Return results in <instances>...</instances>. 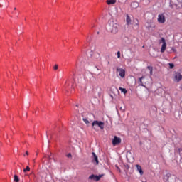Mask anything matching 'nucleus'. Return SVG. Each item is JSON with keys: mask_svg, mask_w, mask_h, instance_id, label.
<instances>
[{"mask_svg": "<svg viewBox=\"0 0 182 182\" xmlns=\"http://www.w3.org/2000/svg\"><path fill=\"white\" fill-rule=\"evenodd\" d=\"M119 24L112 21L109 26V31L112 34L116 35L119 32Z\"/></svg>", "mask_w": 182, "mask_h": 182, "instance_id": "nucleus-1", "label": "nucleus"}, {"mask_svg": "<svg viewBox=\"0 0 182 182\" xmlns=\"http://www.w3.org/2000/svg\"><path fill=\"white\" fill-rule=\"evenodd\" d=\"M104 127H105V124L102 121H97V120H95L93 122H92V127L94 129V130L95 132H97V127H99L100 129H101V130H103L104 129Z\"/></svg>", "mask_w": 182, "mask_h": 182, "instance_id": "nucleus-2", "label": "nucleus"}, {"mask_svg": "<svg viewBox=\"0 0 182 182\" xmlns=\"http://www.w3.org/2000/svg\"><path fill=\"white\" fill-rule=\"evenodd\" d=\"M169 179H172L170 180V182H176V176H175V175H171V173H166V175H165L164 177V182H168Z\"/></svg>", "mask_w": 182, "mask_h": 182, "instance_id": "nucleus-3", "label": "nucleus"}, {"mask_svg": "<svg viewBox=\"0 0 182 182\" xmlns=\"http://www.w3.org/2000/svg\"><path fill=\"white\" fill-rule=\"evenodd\" d=\"M166 22V16L164 13H161L158 14V23L164 24Z\"/></svg>", "mask_w": 182, "mask_h": 182, "instance_id": "nucleus-4", "label": "nucleus"}, {"mask_svg": "<svg viewBox=\"0 0 182 182\" xmlns=\"http://www.w3.org/2000/svg\"><path fill=\"white\" fill-rule=\"evenodd\" d=\"M117 74H118L121 78H124L126 77V70L123 68H117Z\"/></svg>", "mask_w": 182, "mask_h": 182, "instance_id": "nucleus-5", "label": "nucleus"}, {"mask_svg": "<svg viewBox=\"0 0 182 182\" xmlns=\"http://www.w3.org/2000/svg\"><path fill=\"white\" fill-rule=\"evenodd\" d=\"M159 43H163L162 47L161 48V53H164L167 46V44L164 38H161V40H159Z\"/></svg>", "mask_w": 182, "mask_h": 182, "instance_id": "nucleus-6", "label": "nucleus"}, {"mask_svg": "<svg viewBox=\"0 0 182 182\" xmlns=\"http://www.w3.org/2000/svg\"><path fill=\"white\" fill-rule=\"evenodd\" d=\"M104 176V175H90V176H89V179L90 180H93L95 181H99L100 180L101 178H102Z\"/></svg>", "mask_w": 182, "mask_h": 182, "instance_id": "nucleus-7", "label": "nucleus"}, {"mask_svg": "<svg viewBox=\"0 0 182 182\" xmlns=\"http://www.w3.org/2000/svg\"><path fill=\"white\" fill-rule=\"evenodd\" d=\"M182 80V75L181 74V73H176L174 74V79L173 80L176 82H179L181 80Z\"/></svg>", "mask_w": 182, "mask_h": 182, "instance_id": "nucleus-8", "label": "nucleus"}, {"mask_svg": "<svg viewBox=\"0 0 182 182\" xmlns=\"http://www.w3.org/2000/svg\"><path fill=\"white\" fill-rule=\"evenodd\" d=\"M122 143V139L119 137H117L116 136H114V139L112 140V144L113 146L118 145Z\"/></svg>", "mask_w": 182, "mask_h": 182, "instance_id": "nucleus-9", "label": "nucleus"}, {"mask_svg": "<svg viewBox=\"0 0 182 182\" xmlns=\"http://www.w3.org/2000/svg\"><path fill=\"white\" fill-rule=\"evenodd\" d=\"M133 26L136 28V30H138L139 28V21L138 18H134L133 20Z\"/></svg>", "mask_w": 182, "mask_h": 182, "instance_id": "nucleus-10", "label": "nucleus"}, {"mask_svg": "<svg viewBox=\"0 0 182 182\" xmlns=\"http://www.w3.org/2000/svg\"><path fill=\"white\" fill-rule=\"evenodd\" d=\"M92 162L96 164V165H98L99 161H98V157L95 154V153L92 152Z\"/></svg>", "mask_w": 182, "mask_h": 182, "instance_id": "nucleus-11", "label": "nucleus"}, {"mask_svg": "<svg viewBox=\"0 0 182 182\" xmlns=\"http://www.w3.org/2000/svg\"><path fill=\"white\" fill-rule=\"evenodd\" d=\"M136 170L139 173L140 176H143L144 175V171L142 170L141 166H139V165H136Z\"/></svg>", "mask_w": 182, "mask_h": 182, "instance_id": "nucleus-12", "label": "nucleus"}, {"mask_svg": "<svg viewBox=\"0 0 182 182\" xmlns=\"http://www.w3.org/2000/svg\"><path fill=\"white\" fill-rule=\"evenodd\" d=\"M126 23H127V26H130L132 24V19L129 14H127Z\"/></svg>", "mask_w": 182, "mask_h": 182, "instance_id": "nucleus-13", "label": "nucleus"}, {"mask_svg": "<svg viewBox=\"0 0 182 182\" xmlns=\"http://www.w3.org/2000/svg\"><path fill=\"white\" fill-rule=\"evenodd\" d=\"M106 2L108 5H114L116 2H117V0H107Z\"/></svg>", "mask_w": 182, "mask_h": 182, "instance_id": "nucleus-14", "label": "nucleus"}, {"mask_svg": "<svg viewBox=\"0 0 182 182\" xmlns=\"http://www.w3.org/2000/svg\"><path fill=\"white\" fill-rule=\"evenodd\" d=\"M92 58L94 59H96V60H100V55L98 53H95Z\"/></svg>", "mask_w": 182, "mask_h": 182, "instance_id": "nucleus-15", "label": "nucleus"}, {"mask_svg": "<svg viewBox=\"0 0 182 182\" xmlns=\"http://www.w3.org/2000/svg\"><path fill=\"white\" fill-rule=\"evenodd\" d=\"M132 6L134 9H136L139 6V3H137V1H133V3L132 4Z\"/></svg>", "mask_w": 182, "mask_h": 182, "instance_id": "nucleus-16", "label": "nucleus"}, {"mask_svg": "<svg viewBox=\"0 0 182 182\" xmlns=\"http://www.w3.org/2000/svg\"><path fill=\"white\" fill-rule=\"evenodd\" d=\"M119 90L124 95L127 93V90H126V88H122V87H119Z\"/></svg>", "mask_w": 182, "mask_h": 182, "instance_id": "nucleus-17", "label": "nucleus"}, {"mask_svg": "<svg viewBox=\"0 0 182 182\" xmlns=\"http://www.w3.org/2000/svg\"><path fill=\"white\" fill-rule=\"evenodd\" d=\"M144 78V76H142L141 78H139V85L140 86H144V83H143V82H142V80Z\"/></svg>", "mask_w": 182, "mask_h": 182, "instance_id": "nucleus-18", "label": "nucleus"}, {"mask_svg": "<svg viewBox=\"0 0 182 182\" xmlns=\"http://www.w3.org/2000/svg\"><path fill=\"white\" fill-rule=\"evenodd\" d=\"M14 182H19L20 179L18 178V175H14Z\"/></svg>", "mask_w": 182, "mask_h": 182, "instance_id": "nucleus-19", "label": "nucleus"}, {"mask_svg": "<svg viewBox=\"0 0 182 182\" xmlns=\"http://www.w3.org/2000/svg\"><path fill=\"white\" fill-rule=\"evenodd\" d=\"M179 154L182 159V149H179ZM180 167L182 168V163L180 164Z\"/></svg>", "mask_w": 182, "mask_h": 182, "instance_id": "nucleus-20", "label": "nucleus"}, {"mask_svg": "<svg viewBox=\"0 0 182 182\" xmlns=\"http://www.w3.org/2000/svg\"><path fill=\"white\" fill-rule=\"evenodd\" d=\"M28 171H31V168H29V166H26V168L23 169L24 173H26Z\"/></svg>", "mask_w": 182, "mask_h": 182, "instance_id": "nucleus-21", "label": "nucleus"}, {"mask_svg": "<svg viewBox=\"0 0 182 182\" xmlns=\"http://www.w3.org/2000/svg\"><path fill=\"white\" fill-rule=\"evenodd\" d=\"M83 121L87 125L90 124V122L87 118H83Z\"/></svg>", "mask_w": 182, "mask_h": 182, "instance_id": "nucleus-22", "label": "nucleus"}, {"mask_svg": "<svg viewBox=\"0 0 182 182\" xmlns=\"http://www.w3.org/2000/svg\"><path fill=\"white\" fill-rule=\"evenodd\" d=\"M58 69V65L55 64L53 67L54 70H57Z\"/></svg>", "mask_w": 182, "mask_h": 182, "instance_id": "nucleus-23", "label": "nucleus"}, {"mask_svg": "<svg viewBox=\"0 0 182 182\" xmlns=\"http://www.w3.org/2000/svg\"><path fill=\"white\" fill-rule=\"evenodd\" d=\"M117 58H121V52H120V51H118V52H117Z\"/></svg>", "mask_w": 182, "mask_h": 182, "instance_id": "nucleus-24", "label": "nucleus"}, {"mask_svg": "<svg viewBox=\"0 0 182 182\" xmlns=\"http://www.w3.org/2000/svg\"><path fill=\"white\" fill-rule=\"evenodd\" d=\"M147 69L151 71V70H153V67L151 66H147Z\"/></svg>", "mask_w": 182, "mask_h": 182, "instance_id": "nucleus-25", "label": "nucleus"}, {"mask_svg": "<svg viewBox=\"0 0 182 182\" xmlns=\"http://www.w3.org/2000/svg\"><path fill=\"white\" fill-rule=\"evenodd\" d=\"M170 68L173 69L174 68V65L173 63H169Z\"/></svg>", "mask_w": 182, "mask_h": 182, "instance_id": "nucleus-26", "label": "nucleus"}, {"mask_svg": "<svg viewBox=\"0 0 182 182\" xmlns=\"http://www.w3.org/2000/svg\"><path fill=\"white\" fill-rule=\"evenodd\" d=\"M67 157L70 158V157H72V154L70 153L67 155Z\"/></svg>", "mask_w": 182, "mask_h": 182, "instance_id": "nucleus-27", "label": "nucleus"}, {"mask_svg": "<svg viewBox=\"0 0 182 182\" xmlns=\"http://www.w3.org/2000/svg\"><path fill=\"white\" fill-rule=\"evenodd\" d=\"M153 75V70H150V75Z\"/></svg>", "mask_w": 182, "mask_h": 182, "instance_id": "nucleus-28", "label": "nucleus"}, {"mask_svg": "<svg viewBox=\"0 0 182 182\" xmlns=\"http://www.w3.org/2000/svg\"><path fill=\"white\" fill-rule=\"evenodd\" d=\"M26 154L27 156H28V155H29V152L26 151Z\"/></svg>", "mask_w": 182, "mask_h": 182, "instance_id": "nucleus-29", "label": "nucleus"}, {"mask_svg": "<svg viewBox=\"0 0 182 182\" xmlns=\"http://www.w3.org/2000/svg\"><path fill=\"white\" fill-rule=\"evenodd\" d=\"M170 181H173V179H168V182H170Z\"/></svg>", "mask_w": 182, "mask_h": 182, "instance_id": "nucleus-30", "label": "nucleus"}, {"mask_svg": "<svg viewBox=\"0 0 182 182\" xmlns=\"http://www.w3.org/2000/svg\"><path fill=\"white\" fill-rule=\"evenodd\" d=\"M14 10H16V7H15Z\"/></svg>", "mask_w": 182, "mask_h": 182, "instance_id": "nucleus-31", "label": "nucleus"}, {"mask_svg": "<svg viewBox=\"0 0 182 182\" xmlns=\"http://www.w3.org/2000/svg\"><path fill=\"white\" fill-rule=\"evenodd\" d=\"M117 169L120 170L119 168H117Z\"/></svg>", "mask_w": 182, "mask_h": 182, "instance_id": "nucleus-32", "label": "nucleus"}]
</instances>
